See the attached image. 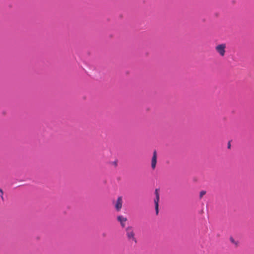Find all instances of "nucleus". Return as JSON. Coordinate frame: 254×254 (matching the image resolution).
Listing matches in <instances>:
<instances>
[{
	"label": "nucleus",
	"instance_id": "1",
	"mask_svg": "<svg viewBox=\"0 0 254 254\" xmlns=\"http://www.w3.org/2000/svg\"><path fill=\"white\" fill-rule=\"evenodd\" d=\"M126 232L127 238L129 241L136 243L134 230L132 226L127 227L126 228Z\"/></svg>",
	"mask_w": 254,
	"mask_h": 254
},
{
	"label": "nucleus",
	"instance_id": "2",
	"mask_svg": "<svg viewBox=\"0 0 254 254\" xmlns=\"http://www.w3.org/2000/svg\"><path fill=\"white\" fill-rule=\"evenodd\" d=\"M226 44H221L215 47V50L221 57H224L226 54Z\"/></svg>",
	"mask_w": 254,
	"mask_h": 254
},
{
	"label": "nucleus",
	"instance_id": "3",
	"mask_svg": "<svg viewBox=\"0 0 254 254\" xmlns=\"http://www.w3.org/2000/svg\"><path fill=\"white\" fill-rule=\"evenodd\" d=\"M123 201L122 196H119L115 203V207L117 211L119 212L121 211L123 207Z\"/></svg>",
	"mask_w": 254,
	"mask_h": 254
},
{
	"label": "nucleus",
	"instance_id": "4",
	"mask_svg": "<svg viewBox=\"0 0 254 254\" xmlns=\"http://www.w3.org/2000/svg\"><path fill=\"white\" fill-rule=\"evenodd\" d=\"M155 194L156 197L154 199V203L155 207L156 214L157 215L159 212V193L158 190H156L155 191Z\"/></svg>",
	"mask_w": 254,
	"mask_h": 254
},
{
	"label": "nucleus",
	"instance_id": "5",
	"mask_svg": "<svg viewBox=\"0 0 254 254\" xmlns=\"http://www.w3.org/2000/svg\"><path fill=\"white\" fill-rule=\"evenodd\" d=\"M157 159V153L156 150H154L153 155L151 160V168L154 170L156 168Z\"/></svg>",
	"mask_w": 254,
	"mask_h": 254
},
{
	"label": "nucleus",
	"instance_id": "6",
	"mask_svg": "<svg viewBox=\"0 0 254 254\" xmlns=\"http://www.w3.org/2000/svg\"><path fill=\"white\" fill-rule=\"evenodd\" d=\"M117 221L120 222V225L122 228H125L126 225V222L127 219V218L123 215H119L117 217Z\"/></svg>",
	"mask_w": 254,
	"mask_h": 254
},
{
	"label": "nucleus",
	"instance_id": "7",
	"mask_svg": "<svg viewBox=\"0 0 254 254\" xmlns=\"http://www.w3.org/2000/svg\"><path fill=\"white\" fill-rule=\"evenodd\" d=\"M205 193H206L205 191H204V190L201 191L199 193L200 198H201L203 197V196L205 194Z\"/></svg>",
	"mask_w": 254,
	"mask_h": 254
},
{
	"label": "nucleus",
	"instance_id": "8",
	"mask_svg": "<svg viewBox=\"0 0 254 254\" xmlns=\"http://www.w3.org/2000/svg\"><path fill=\"white\" fill-rule=\"evenodd\" d=\"M0 192L1 193V194L0 195V197H1L2 200H3L4 199L3 196V192L2 190L1 189H0Z\"/></svg>",
	"mask_w": 254,
	"mask_h": 254
},
{
	"label": "nucleus",
	"instance_id": "9",
	"mask_svg": "<svg viewBox=\"0 0 254 254\" xmlns=\"http://www.w3.org/2000/svg\"><path fill=\"white\" fill-rule=\"evenodd\" d=\"M230 241H231V242L232 243L236 244V243H235V240L234 239V238H232V237H231V238H230Z\"/></svg>",
	"mask_w": 254,
	"mask_h": 254
},
{
	"label": "nucleus",
	"instance_id": "10",
	"mask_svg": "<svg viewBox=\"0 0 254 254\" xmlns=\"http://www.w3.org/2000/svg\"><path fill=\"white\" fill-rule=\"evenodd\" d=\"M113 164L116 167L117 166V161H114L113 162Z\"/></svg>",
	"mask_w": 254,
	"mask_h": 254
},
{
	"label": "nucleus",
	"instance_id": "11",
	"mask_svg": "<svg viewBox=\"0 0 254 254\" xmlns=\"http://www.w3.org/2000/svg\"><path fill=\"white\" fill-rule=\"evenodd\" d=\"M230 146V144H229L228 147L229 148Z\"/></svg>",
	"mask_w": 254,
	"mask_h": 254
}]
</instances>
